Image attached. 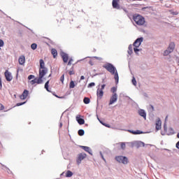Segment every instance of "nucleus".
I'll return each instance as SVG.
<instances>
[{"instance_id": "1", "label": "nucleus", "mask_w": 179, "mask_h": 179, "mask_svg": "<svg viewBox=\"0 0 179 179\" xmlns=\"http://www.w3.org/2000/svg\"><path fill=\"white\" fill-rule=\"evenodd\" d=\"M39 63H40L39 76L41 78H44V76L47 75V73L48 72V69L45 67V64L43 59H41L39 60Z\"/></svg>"}, {"instance_id": "2", "label": "nucleus", "mask_w": 179, "mask_h": 179, "mask_svg": "<svg viewBox=\"0 0 179 179\" xmlns=\"http://www.w3.org/2000/svg\"><path fill=\"white\" fill-rule=\"evenodd\" d=\"M133 20L138 24V26H143L145 24V18L141 15H134Z\"/></svg>"}, {"instance_id": "3", "label": "nucleus", "mask_w": 179, "mask_h": 179, "mask_svg": "<svg viewBox=\"0 0 179 179\" xmlns=\"http://www.w3.org/2000/svg\"><path fill=\"white\" fill-rule=\"evenodd\" d=\"M103 68L106 69L108 72H110L111 75H114V73H115V71H117V69H115V67H114L113 65L110 63L105 64L103 66Z\"/></svg>"}, {"instance_id": "4", "label": "nucleus", "mask_w": 179, "mask_h": 179, "mask_svg": "<svg viewBox=\"0 0 179 179\" xmlns=\"http://www.w3.org/2000/svg\"><path fill=\"white\" fill-rule=\"evenodd\" d=\"M115 160L119 163H122L123 164H128V158L124 156H118L115 157Z\"/></svg>"}, {"instance_id": "5", "label": "nucleus", "mask_w": 179, "mask_h": 179, "mask_svg": "<svg viewBox=\"0 0 179 179\" xmlns=\"http://www.w3.org/2000/svg\"><path fill=\"white\" fill-rule=\"evenodd\" d=\"M87 156V155L85 152L78 154L77 159H76L77 164L79 166V164H80V163H82V160H84V159H86Z\"/></svg>"}, {"instance_id": "6", "label": "nucleus", "mask_w": 179, "mask_h": 179, "mask_svg": "<svg viewBox=\"0 0 179 179\" xmlns=\"http://www.w3.org/2000/svg\"><path fill=\"white\" fill-rule=\"evenodd\" d=\"M155 129L156 131H160L162 129V120L159 117L155 120Z\"/></svg>"}, {"instance_id": "7", "label": "nucleus", "mask_w": 179, "mask_h": 179, "mask_svg": "<svg viewBox=\"0 0 179 179\" xmlns=\"http://www.w3.org/2000/svg\"><path fill=\"white\" fill-rule=\"evenodd\" d=\"M4 76L7 82H10L12 79H13V77L12 76V73L9 72L8 70L5 71Z\"/></svg>"}, {"instance_id": "8", "label": "nucleus", "mask_w": 179, "mask_h": 179, "mask_svg": "<svg viewBox=\"0 0 179 179\" xmlns=\"http://www.w3.org/2000/svg\"><path fill=\"white\" fill-rule=\"evenodd\" d=\"M143 41V38H137L133 44L134 47L138 48V47L141 45V44H142Z\"/></svg>"}, {"instance_id": "9", "label": "nucleus", "mask_w": 179, "mask_h": 179, "mask_svg": "<svg viewBox=\"0 0 179 179\" xmlns=\"http://www.w3.org/2000/svg\"><path fill=\"white\" fill-rule=\"evenodd\" d=\"M27 96H29V91L27 90H24L22 94L20 96V99L21 100H26V99H27Z\"/></svg>"}, {"instance_id": "10", "label": "nucleus", "mask_w": 179, "mask_h": 179, "mask_svg": "<svg viewBox=\"0 0 179 179\" xmlns=\"http://www.w3.org/2000/svg\"><path fill=\"white\" fill-rule=\"evenodd\" d=\"M117 93H115L113 94V96H111V98L110 99L109 106H111V104H114V103H115V101H117Z\"/></svg>"}, {"instance_id": "11", "label": "nucleus", "mask_w": 179, "mask_h": 179, "mask_svg": "<svg viewBox=\"0 0 179 179\" xmlns=\"http://www.w3.org/2000/svg\"><path fill=\"white\" fill-rule=\"evenodd\" d=\"M118 2H120V0H113L112 6L114 9H120V7Z\"/></svg>"}, {"instance_id": "12", "label": "nucleus", "mask_w": 179, "mask_h": 179, "mask_svg": "<svg viewBox=\"0 0 179 179\" xmlns=\"http://www.w3.org/2000/svg\"><path fill=\"white\" fill-rule=\"evenodd\" d=\"M96 96L98 99H102L103 96H104V92H103L102 90H100V88H98L96 91Z\"/></svg>"}, {"instance_id": "13", "label": "nucleus", "mask_w": 179, "mask_h": 179, "mask_svg": "<svg viewBox=\"0 0 179 179\" xmlns=\"http://www.w3.org/2000/svg\"><path fill=\"white\" fill-rule=\"evenodd\" d=\"M18 62L20 65H24V63L26 62V57L24 55H22L18 59Z\"/></svg>"}, {"instance_id": "14", "label": "nucleus", "mask_w": 179, "mask_h": 179, "mask_svg": "<svg viewBox=\"0 0 179 179\" xmlns=\"http://www.w3.org/2000/svg\"><path fill=\"white\" fill-rule=\"evenodd\" d=\"M62 58L64 64H66V62H68V60L69 59V57L68 56V54H66V53H62Z\"/></svg>"}, {"instance_id": "15", "label": "nucleus", "mask_w": 179, "mask_h": 179, "mask_svg": "<svg viewBox=\"0 0 179 179\" xmlns=\"http://www.w3.org/2000/svg\"><path fill=\"white\" fill-rule=\"evenodd\" d=\"M174 48H176V44L174 42H171L167 49L170 50V52H173V51H174Z\"/></svg>"}, {"instance_id": "16", "label": "nucleus", "mask_w": 179, "mask_h": 179, "mask_svg": "<svg viewBox=\"0 0 179 179\" xmlns=\"http://www.w3.org/2000/svg\"><path fill=\"white\" fill-rule=\"evenodd\" d=\"M138 114L141 115V117H143L144 120H146V112H145L143 109L138 110Z\"/></svg>"}, {"instance_id": "17", "label": "nucleus", "mask_w": 179, "mask_h": 179, "mask_svg": "<svg viewBox=\"0 0 179 179\" xmlns=\"http://www.w3.org/2000/svg\"><path fill=\"white\" fill-rule=\"evenodd\" d=\"M80 148L83 149V150H85V152H87V153H89L90 155H92V150H90V148L87 146H83V145H81Z\"/></svg>"}, {"instance_id": "18", "label": "nucleus", "mask_w": 179, "mask_h": 179, "mask_svg": "<svg viewBox=\"0 0 179 179\" xmlns=\"http://www.w3.org/2000/svg\"><path fill=\"white\" fill-rule=\"evenodd\" d=\"M133 50L134 47L132 46V45H129L127 51L129 55H132Z\"/></svg>"}, {"instance_id": "19", "label": "nucleus", "mask_w": 179, "mask_h": 179, "mask_svg": "<svg viewBox=\"0 0 179 179\" xmlns=\"http://www.w3.org/2000/svg\"><path fill=\"white\" fill-rule=\"evenodd\" d=\"M51 54L53 55V58H57V56L58 55V52L53 48L51 50Z\"/></svg>"}, {"instance_id": "20", "label": "nucleus", "mask_w": 179, "mask_h": 179, "mask_svg": "<svg viewBox=\"0 0 179 179\" xmlns=\"http://www.w3.org/2000/svg\"><path fill=\"white\" fill-rule=\"evenodd\" d=\"M36 79V83H37V85H41V83H43V77H39L38 78H35Z\"/></svg>"}, {"instance_id": "21", "label": "nucleus", "mask_w": 179, "mask_h": 179, "mask_svg": "<svg viewBox=\"0 0 179 179\" xmlns=\"http://www.w3.org/2000/svg\"><path fill=\"white\" fill-rule=\"evenodd\" d=\"M76 120H77V122H78V124L80 125H83V124H85V120L84 119L79 118V117H76Z\"/></svg>"}, {"instance_id": "22", "label": "nucleus", "mask_w": 179, "mask_h": 179, "mask_svg": "<svg viewBox=\"0 0 179 179\" xmlns=\"http://www.w3.org/2000/svg\"><path fill=\"white\" fill-rule=\"evenodd\" d=\"M114 75H115L114 76V79H115L116 83H118V80H119L118 72H117V71H115Z\"/></svg>"}, {"instance_id": "23", "label": "nucleus", "mask_w": 179, "mask_h": 179, "mask_svg": "<svg viewBox=\"0 0 179 179\" xmlns=\"http://www.w3.org/2000/svg\"><path fill=\"white\" fill-rule=\"evenodd\" d=\"M78 135L80 136H83L85 135V130L83 129H80L78 130Z\"/></svg>"}, {"instance_id": "24", "label": "nucleus", "mask_w": 179, "mask_h": 179, "mask_svg": "<svg viewBox=\"0 0 179 179\" xmlns=\"http://www.w3.org/2000/svg\"><path fill=\"white\" fill-rule=\"evenodd\" d=\"M73 176V173L71 171H67L66 173V177H72Z\"/></svg>"}, {"instance_id": "25", "label": "nucleus", "mask_w": 179, "mask_h": 179, "mask_svg": "<svg viewBox=\"0 0 179 179\" xmlns=\"http://www.w3.org/2000/svg\"><path fill=\"white\" fill-rule=\"evenodd\" d=\"M48 85H50V80H48L45 83V89L47 90V92H50V90L48 89Z\"/></svg>"}, {"instance_id": "26", "label": "nucleus", "mask_w": 179, "mask_h": 179, "mask_svg": "<svg viewBox=\"0 0 179 179\" xmlns=\"http://www.w3.org/2000/svg\"><path fill=\"white\" fill-rule=\"evenodd\" d=\"M83 101H84L85 104H89V103H90V99H89L87 97H85L83 99Z\"/></svg>"}, {"instance_id": "27", "label": "nucleus", "mask_w": 179, "mask_h": 179, "mask_svg": "<svg viewBox=\"0 0 179 179\" xmlns=\"http://www.w3.org/2000/svg\"><path fill=\"white\" fill-rule=\"evenodd\" d=\"M145 146V145L143 144V142H138V143H135V146H136V148H139V146Z\"/></svg>"}, {"instance_id": "28", "label": "nucleus", "mask_w": 179, "mask_h": 179, "mask_svg": "<svg viewBox=\"0 0 179 179\" xmlns=\"http://www.w3.org/2000/svg\"><path fill=\"white\" fill-rule=\"evenodd\" d=\"M69 87H70V89H73V87H75V82L71 81L70 85H69Z\"/></svg>"}, {"instance_id": "29", "label": "nucleus", "mask_w": 179, "mask_h": 179, "mask_svg": "<svg viewBox=\"0 0 179 179\" xmlns=\"http://www.w3.org/2000/svg\"><path fill=\"white\" fill-rule=\"evenodd\" d=\"M31 48L32 50H36V49L37 48V44H36V43H32V44L31 45Z\"/></svg>"}, {"instance_id": "30", "label": "nucleus", "mask_w": 179, "mask_h": 179, "mask_svg": "<svg viewBox=\"0 0 179 179\" xmlns=\"http://www.w3.org/2000/svg\"><path fill=\"white\" fill-rule=\"evenodd\" d=\"M169 54H171V52H170V50H169L168 49L164 52V56H167L169 55Z\"/></svg>"}, {"instance_id": "31", "label": "nucleus", "mask_w": 179, "mask_h": 179, "mask_svg": "<svg viewBox=\"0 0 179 179\" xmlns=\"http://www.w3.org/2000/svg\"><path fill=\"white\" fill-rule=\"evenodd\" d=\"M120 147H121V149H122V150H124L126 148L125 143H120Z\"/></svg>"}, {"instance_id": "32", "label": "nucleus", "mask_w": 179, "mask_h": 179, "mask_svg": "<svg viewBox=\"0 0 179 179\" xmlns=\"http://www.w3.org/2000/svg\"><path fill=\"white\" fill-rule=\"evenodd\" d=\"M65 80V74H63L61 77H60V81L62 82V84H64V80Z\"/></svg>"}, {"instance_id": "33", "label": "nucleus", "mask_w": 179, "mask_h": 179, "mask_svg": "<svg viewBox=\"0 0 179 179\" xmlns=\"http://www.w3.org/2000/svg\"><path fill=\"white\" fill-rule=\"evenodd\" d=\"M111 92H112V93H113V94H115V92H117V87H112Z\"/></svg>"}, {"instance_id": "34", "label": "nucleus", "mask_w": 179, "mask_h": 179, "mask_svg": "<svg viewBox=\"0 0 179 179\" xmlns=\"http://www.w3.org/2000/svg\"><path fill=\"white\" fill-rule=\"evenodd\" d=\"M132 83L134 86H136V79H135V77L132 78Z\"/></svg>"}, {"instance_id": "35", "label": "nucleus", "mask_w": 179, "mask_h": 179, "mask_svg": "<svg viewBox=\"0 0 179 179\" xmlns=\"http://www.w3.org/2000/svg\"><path fill=\"white\" fill-rule=\"evenodd\" d=\"M34 78H35L34 75H29L28 76V80H31V79H34Z\"/></svg>"}, {"instance_id": "36", "label": "nucleus", "mask_w": 179, "mask_h": 179, "mask_svg": "<svg viewBox=\"0 0 179 179\" xmlns=\"http://www.w3.org/2000/svg\"><path fill=\"white\" fill-rule=\"evenodd\" d=\"M134 52H135L136 54H138V52H139L140 50L138 49V48L135 47V48H134Z\"/></svg>"}, {"instance_id": "37", "label": "nucleus", "mask_w": 179, "mask_h": 179, "mask_svg": "<svg viewBox=\"0 0 179 179\" xmlns=\"http://www.w3.org/2000/svg\"><path fill=\"white\" fill-rule=\"evenodd\" d=\"M95 83H91L88 85V87H93V86H95Z\"/></svg>"}, {"instance_id": "38", "label": "nucleus", "mask_w": 179, "mask_h": 179, "mask_svg": "<svg viewBox=\"0 0 179 179\" xmlns=\"http://www.w3.org/2000/svg\"><path fill=\"white\" fill-rule=\"evenodd\" d=\"M69 75H75V71L73 70H71L69 71Z\"/></svg>"}, {"instance_id": "39", "label": "nucleus", "mask_w": 179, "mask_h": 179, "mask_svg": "<svg viewBox=\"0 0 179 179\" xmlns=\"http://www.w3.org/2000/svg\"><path fill=\"white\" fill-rule=\"evenodd\" d=\"M3 41L2 39H0V47H3Z\"/></svg>"}, {"instance_id": "40", "label": "nucleus", "mask_w": 179, "mask_h": 179, "mask_svg": "<svg viewBox=\"0 0 179 179\" xmlns=\"http://www.w3.org/2000/svg\"><path fill=\"white\" fill-rule=\"evenodd\" d=\"M72 62H73V59H70L69 62H68V65H72Z\"/></svg>"}, {"instance_id": "41", "label": "nucleus", "mask_w": 179, "mask_h": 179, "mask_svg": "<svg viewBox=\"0 0 179 179\" xmlns=\"http://www.w3.org/2000/svg\"><path fill=\"white\" fill-rule=\"evenodd\" d=\"M26 102H22V103H17V106L19 107L20 106H23V104H25Z\"/></svg>"}, {"instance_id": "42", "label": "nucleus", "mask_w": 179, "mask_h": 179, "mask_svg": "<svg viewBox=\"0 0 179 179\" xmlns=\"http://www.w3.org/2000/svg\"><path fill=\"white\" fill-rule=\"evenodd\" d=\"M31 85H35L36 83V78L30 81Z\"/></svg>"}, {"instance_id": "43", "label": "nucleus", "mask_w": 179, "mask_h": 179, "mask_svg": "<svg viewBox=\"0 0 179 179\" xmlns=\"http://www.w3.org/2000/svg\"><path fill=\"white\" fill-rule=\"evenodd\" d=\"M171 15H178V12H177V11H171Z\"/></svg>"}, {"instance_id": "44", "label": "nucleus", "mask_w": 179, "mask_h": 179, "mask_svg": "<svg viewBox=\"0 0 179 179\" xmlns=\"http://www.w3.org/2000/svg\"><path fill=\"white\" fill-rule=\"evenodd\" d=\"M5 107L3 106V105H2V103H0V110H4Z\"/></svg>"}, {"instance_id": "45", "label": "nucleus", "mask_w": 179, "mask_h": 179, "mask_svg": "<svg viewBox=\"0 0 179 179\" xmlns=\"http://www.w3.org/2000/svg\"><path fill=\"white\" fill-rule=\"evenodd\" d=\"M105 87H106V85L103 84V85H101V87L99 88V90H103Z\"/></svg>"}, {"instance_id": "46", "label": "nucleus", "mask_w": 179, "mask_h": 179, "mask_svg": "<svg viewBox=\"0 0 179 179\" xmlns=\"http://www.w3.org/2000/svg\"><path fill=\"white\" fill-rule=\"evenodd\" d=\"M131 133L134 134V135H136V134H141V133L139 132V131H131Z\"/></svg>"}, {"instance_id": "47", "label": "nucleus", "mask_w": 179, "mask_h": 179, "mask_svg": "<svg viewBox=\"0 0 179 179\" xmlns=\"http://www.w3.org/2000/svg\"><path fill=\"white\" fill-rule=\"evenodd\" d=\"M0 89H2V80L1 79V77H0Z\"/></svg>"}, {"instance_id": "48", "label": "nucleus", "mask_w": 179, "mask_h": 179, "mask_svg": "<svg viewBox=\"0 0 179 179\" xmlns=\"http://www.w3.org/2000/svg\"><path fill=\"white\" fill-rule=\"evenodd\" d=\"M164 129L165 132L167 131V126H166V124L164 125Z\"/></svg>"}, {"instance_id": "49", "label": "nucleus", "mask_w": 179, "mask_h": 179, "mask_svg": "<svg viewBox=\"0 0 179 179\" xmlns=\"http://www.w3.org/2000/svg\"><path fill=\"white\" fill-rule=\"evenodd\" d=\"M55 97L57 99H64V96H58V95L55 94Z\"/></svg>"}, {"instance_id": "50", "label": "nucleus", "mask_w": 179, "mask_h": 179, "mask_svg": "<svg viewBox=\"0 0 179 179\" xmlns=\"http://www.w3.org/2000/svg\"><path fill=\"white\" fill-rule=\"evenodd\" d=\"M176 148L177 149H179V141L176 143Z\"/></svg>"}, {"instance_id": "51", "label": "nucleus", "mask_w": 179, "mask_h": 179, "mask_svg": "<svg viewBox=\"0 0 179 179\" xmlns=\"http://www.w3.org/2000/svg\"><path fill=\"white\" fill-rule=\"evenodd\" d=\"M85 80V76H82L80 77V80Z\"/></svg>"}, {"instance_id": "52", "label": "nucleus", "mask_w": 179, "mask_h": 179, "mask_svg": "<svg viewBox=\"0 0 179 179\" xmlns=\"http://www.w3.org/2000/svg\"><path fill=\"white\" fill-rule=\"evenodd\" d=\"M167 118H169V116H166L165 118V121H167Z\"/></svg>"}, {"instance_id": "53", "label": "nucleus", "mask_w": 179, "mask_h": 179, "mask_svg": "<svg viewBox=\"0 0 179 179\" xmlns=\"http://www.w3.org/2000/svg\"><path fill=\"white\" fill-rule=\"evenodd\" d=\"M89 63L90 64V65H93V64L92 63V61H90Z\"/></svg>"}, {"instance_id": "54", "label": "nucleus", "mask_w": 179, "mask_h": 179, "mask_svg": "<svg viewBox=\"0 0 179 179\" xmlns=\"http://www.w3.org/2000/svg\"><path fill=\"white\" fill-rule=\"evenodd\" d=\"M94 58H95L96 59H99V57H94Z\"/></svg>"}, {"instance_id": "55", "label": "nucleus", "mask_w": 179, "mask_h": 179, "mask_svg": "<svg viewBox=\"0 0 179 179\" xmlns=\"http://www.w3.org/2000/svg\"><path fill=\"white\" fill-rule=\"evenodd\" d=\"M60 127H62V123L60 124Z\"/></svg>"}, {"instance_id": "56", "label": "nucleus", "mask_w": 179, "mask_h": 179, "mask_svg": "<svg viewBox=\"0 0 179 179\" xmlns=\"http://www.w3.org/2000/svg\"><path fill=\"white\" fill-rule=\"evenodd\" d=\"M50 76H51V74H50V75L48 76V78H50Z\"/></svg>"}, {"instance_id": "57", "label": "nucleus", "mask_w": 179, "mask_h": 179, "mask_svg": "<svg viewBox=\"0 0 179 179\" xmlns=\"http://www.w3.org/2000/svg\"><path fill=\"white\" fill-rule=\"evenodd\" d=\"M177 136H178V138H179V133L178 134Z\"/></svg>"}, {"instance_id": "58", "label": "nucleus", "mask_w": 179, "mask_h": 179, "mask_svg": "<svg viewBox=\"0 0 179 179\" xmlns=\"http://www.w3.org/2000/svg\"><path fill=\"white\" fill-rule=\"evenodd\" d=\"M133 1H142V0H133Z\"/></svg>"}]
</instances>
